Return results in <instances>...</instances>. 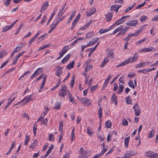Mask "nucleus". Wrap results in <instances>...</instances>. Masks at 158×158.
Returning <instances> with one entry per match:
<instances>
[{"label": "nucleus", "mask_w": 158, "mask_h": 158, "mask_svg": "<svg viewBox=\"0 0 158 158\" xmlns=\"http://www.w3.org/2000/svg\"><path fill=\"white\" fill-rule=\"evenodd\" d=\"M124 88V87L123 85H122V84L119 85V89L118 92V93L119 94L121 93L123 91Z\"/></svg>", "instance_id": "obj_30"}, {"label": "nucleus", "mask_w": 158, "mask_h": 158, "mask_svg": "<svg viewBox=\"0 0 158 158\" xmlns=\"http://www.w3.org/2000/svg\"><path fill=\"white\" fill-rule=\"evenodd\" d=\"M121 6V5H115L111 6L110 10L112 11H115L117 12Z\"/></svg>", "instance_id": "obj_15"}, {"label": "nucleus", "mask_w": 158, "mask_h": 158, "mask_svg": "<svg viewBox=\"0 0 158 158\" xmlns=\"http://www.w3.org/2000/svg\"><path fill=\"white\" fill-rule=\"evenodd\" d=\"M80 155L78 158H87L89 156L86 151H84L83 148H80L79 151Z\"/></svg>", "instance_id": "obj_3"}, {"label": "nucleus", "mask_w": 158, "mask_h": 158, "mask_svg": "<svg viewBox=\"0 0 158 158\" xmlns=\"http://www.w3.org/2000/svg\"><path fill=\"white\" fill-rule=\"evenodd\" d=\"M131 38V36H130L129 34H128L127 37L125 38H123V40H126V42H127L130 40Z\"/></svg>", "instance_id": "obj_61"}, {"label": "nucleus", "mask_w": 158, "mask_h": 158, "mask_svg": "<svg viewBox=\"0 0 158 158\" xmlns=\"http://www.w3.org/2000/svg\"><path fill=\"white\" fill-rule=\"evenodd\" d=\"M148 19V18L147 17L143 15L140 18V20L141 22H142L146 20L147 19Z\"/></svg>", "instance_id": "obj_47"}, {"label": "nucleus", "mask_w": 158, "mask_h": 158, "mask_svg": "<svg viewBox=\"0 0 158 158\" xmlns=\"http://www.w3.org/2000/svg\"><path fill=\"white\" fill-rule=\"evenodd\" d=\"M108 61V60L107 58H105L103 62L102 63V64L100 65L101 67L103 68L107 63V62Z\"/></svg>", "instance_id": "obj_45"}, {"label": "nucleus", "mask_w": 158, "mask_h": 158, "mask_svg": "<svg viewBox=\"0 0 158 158\" xmlns=\"http://www.w3.org/2000/svg\"><path fill=\"white\" fill-rule=\"evenodd\" d=\"M150 64L149 62L147 61L144 63H139L136 64L135 68H143L144 67L145 65Z\"/></svg>", "instance_id": "obj_14"}, {"label": "nucleus", "mask_w": 158, "mask_h": 158, "mask_svg": "<svg viewBox=\"0 0 158 158\" xmlns=\"http://www.w3.org/2000/svg\"><path fill=\"white\" fill-rule=\"evenodd\" d=\"M37 144V141L36 139L34 140V142L31 144L30 148H33Z\"/></svg>", "instance_id": "obj_28"}, {"label": "nucleus", "mask_w": 158, "mask_h": 158, "mask_svg": "<svg viewBox=\"0 0 158 158\" xmlns=\"http://www.w3.org/2000/svg\"><path fill=\"white\" fill-rule=\"evenodd\" d=\"M97 88V85L92 86L90 89V91L91 92L95 90Z\"/></svg>", "instance_id": "obj_64"}, {"label": "nucleus", "mask_w": 158, "mask_h": 158, "mask_svg": "<svg viewBox=\"0 0 158 158\" xmlns=\"http://www.w3.org/2000/svg\"><path fill=\"white\" fill-rule=\"evenodd\" d=\"M91 130L89 127H87V131L88 134L90 136H91L92 135V133L91 131Z\"/></svg>", "instance_id": "obj_50"}, {"label": "nucleus", "mask_w": 158, "mask_h": 158, "mask_svg": "<svg viewBox=\"0 0 158 158\" xmlns=\"http://www.w3.org/2000/svg\"><path fill=\"white\" fill-rule=\"evenodd\" d=\"M108 55L109 56L111 57V58H113L114 57V54L113 52L111 50H109L108 52Z\"/></svg>", "instance_id": "obj_38"}, {"label": "nucleus", "mask_w": 158, "mask_h": 158, "mask_svg": "<svg viewBox=\"0 0 158 158\" xmlns=\"http://www.w3.org/2000/svg\"><path fill=\"white\" fill-rule=\"evenodd\" d=\"M47 77V76L46 75H45L43 77V82L41 84L42 85H44L46 80Z\"/></svg>", "instance_id": "obj_57"}, {"label": "nucleus", "mask_w": 158, "mask_h": 158, "mask_svg": "<svg viewBox=\"0 0 158 158\" xmlns=\"http://www.w3.org/2000/svg\"><path fill=\"white\" fill-rule=\"evenodd\" d=\"M63 123L62 122H60L59 124V131L60 132H61V133L60 135V138H59V142L60 143L61 142V138L63 136L62 134V129Z\"/></svg>", "instance_id": "obj_7"}, {"label": "nucleus", "mask_w": 158, "mask_h": 158, "mask_svg": "<svg viewBox=\"0 0 158 158\" xmlns=\"http://www.w3.org/2000/svg\"><path fill=\"white\" fill-rule=\"evenodd\" d=\"M67 87L64 85L62 86L61 89L59 93V95L62 97L64 98L66 93H68Z\"/></svg>", "instance_id": "obj_2"}, {"label": "nucleus", "mask_w": 158, "mask_h": 158, "mask_svg": "<svg viewBox=\"0 0 158 158\" xmlns=\"http://www.w3.org/2000/svg\"><path fill=\"white\" fill-rule=\"evenodd\" d=\"M74 62L73 61L71 63H69L66 67V68L69 69H70L73 67Z\"/></svg>", "instance_id": "obj_22"}, {"label": "nucleus", "mask_w": 158, "mask_h": 158, "mask_svg": "<svg viewBox=\"0 0 158 158\" xmlns=\"http://www.w3.org/2000/svg\"><path fill=\"white\" fill-rule=\"evenodd\" d=\"M117 134V133L116 131L109 132L107 136V141H110L111 140L110 138L112 137L113 135H114L115 136Z\"/></svg>", "instance_id": "obj_13"}, {"label": "nucleus", "mask_w": 158, "mask_h": 158, "mask_svg": "<svg viewBox=\"0 0 158 158\" xmlns=\"http://www.w3.org/2000/svg\"><path fill=\"white\" fill-rule=\"evenodd\" d=\"M24 45L23 44H20L16 47V49H18V51L22 49Z\"/></svg>", "instance_id": "obj_52"}, {"label": "nucleus", "mask_w": 158, "mask_h": 158, "mask_svg": "<svg viewBox=\"0 0 158 158\" xmlns=\"http://www.w3.org/2000/svg\"><path fill=\"white\" fill-rule=\"evenodd\" d=\"M134 155H135V154L134 152L131 150H130L127 151L123 157H125V158H129L132 156Z\"/></svg>", "instance_id": "obj_11"}, {"label": "nucleus", "mask_w": 158, "mask_h": 158, "mask_svg": "<svg viewBox=\"0 0 158 158\" xmlns=\"http://www.w3.org/2000/svg\"><path fill=\"white\" fill-rule=\"evenodd\" d=\"M76 13V11L73 10L69 18V20H71L74 16L75 15Z\"/></svg>", "instance_id": "obj_48"}, {"label": "nucleus", "mask_w": 158, "mask_h": 158, "mask_svg": "<svg viewBox=\"0 0 158 158\" xmlns=\"http://www.w3.org/2000/svg\"><path fill=\"white\" fill-rule=\"evenodd\" d=\"M109 81L106 79L102 87L103 89L105 88L107 86Z\"/></svg>", "instance_id": "obj_60"}, {"label": "nucleus", "mask_w": 158, "mask_h": 158, "mask_svg": "<svg viewBox=\"0 0 158 158\" xmlns=\"http://www.w3.org/2000/svg\"><path fill=\"white\" fill-rule=\"evenodd\" d=\"M78 100L80 101L83 104H87V106H89L91 105L89 99L86 98H78Z\"/></svg>", "instance_id": "obj_6"}, {"label": "nucleus", "mask_w": 158, "mask_h": 158, "mask_svg": "<svg viewBox=\"0 0 158 158\" xmlns=\"http://www.w3.org/2000/svg\"><path fill=\"white\" fill-rule=\"evenodd\" d=\"M64 17H62V18L59 19V17L57 18L58 19L57 21L54 23L55 24V25H56L57 26V25L58 24V23L60 22L64 18Z\"/></svg>", "instance_id": "obj_58"}, {"label": "nucleus", "mask_w": 158, "mask_h": 158, "mask_svg": "<svg viewBox=\"0 0 158 158\" xmlns=\"http://www.w3.org/2000/svg\"><path fill=\"white\" fill-rule=\"evenodd\" d=\"M13 27L11 24L10 25H7L3 27L2 30V31L3 32H6L7 31L9 30Z\"/></svg>", "instance_id": "obj_24"}, {"label": "nucleus", "mask_w": 158, "mask_h": 158, "mask_svg": "<svg viewBox=\"0 0 158 158\" xmlns=\"http://www.w3.org/2000/svg\"><path fill=\"white\" fill-rule=\"evenodd\" d=\"M54 135L52 134H50L49 135V140L50 141L54 140Z\"/></svg>", "instance_id": "obj_55"}, {"label": "nucleus", "mask_w": 158, "mask_h": 158, "mask_svg": "<svg viewBox=\"0 0 158 158\" xmlns=\"http://www.w3.org/2000/svg\"><path fill=\"white\" fill-rule=\"evenodd\" d=\"M11 0H5L4 2V3L6 6H8L10 4Z\"/></svg>", "instance_id": "obj_49"}, {"label": "nucleus", "mask_w": 158, "mask_h": 158, "mask_svg": "<svg viewBox=\"0 0 158 158\" xmlns=\"http://www.w3.org/2000/svg\"><path fill=\"white\" fill-rule=\"evenodd\" d=\"M48 5H49L48 2L47 1L44 2L42 5L41 8L40 12L41 13L44 12L48 8Z\"/></svg>", "instance_id": "obj_9"}, {"label": "nucleus", "mask_w": 158, "mask_h": 158, "mask_svg": "<svg viewBox=\"0 0 158 158\" xmlns=\"http://www.w3.org/2000/svg\"><path fill=\"white\" fill-rule=\"evenodd\" d=\"M117 99V98L116 96L115 93L113 94L112 96L111 100L112 103L113 102H114V103L115 105H117V104L118 102Z\"/></svg>", "instance_id": "obj_18"}, {"label": "nucleus", "mask_w": 158, "mask_h": 158, "mask_svg": "<svg viewBox=\"0 0 158 158\" xmlns=\"http://www.w3.org/2000/svg\"><path fill=\"white\" fill-rule=\"evenodd\" d=\"M145 155L147 157L150 158H158V153L151 151L146 152Z\"/></svg>", "instance_id": "obj_4"}, {"label": "nucleus", "mask_w": 158, "mask_h": 158, "mask_svg": "<svg viewBox=\"0 0 158 158\" xmlns=\"http://www.w3.org/2000/svg\"><path fill=\"white\" fill-rule=\"evenodd\" d=\"M106 127L107 128H110L111 126L112 123L110 120H108L105 123Z\"/></svg>", "instance_id": "obj_33"}, {"label": "nucleus", "mask_w": 158, "mask_h": 158, "mask_svg": "<svg viewBox=\"0 0 158 158\" xmlns=\"http://www.w3.org/2000/svg\"><path fill=\"white\" fill-rule=\"evenodd\" d=\"M55 14V12H53V13L51 14V16L50 17V18H49V19L48 22V23H47V25H48L49 23H50V21L51 20V19H52V18L54 16V15Z\"/></svg>", "instance_id": "obj_54"}, {"label": "nucleus", "mask_w": 158, "mask_h": 158, "mask_svg": "<svg viewBox=\"0 0 158 158\" xmlns=\"http://www.w3.org/2000/svg\"><path fill=\"white\" fill-rule=\"evenodd\" d=\"M56 106L54 107V109H55L59 110L61 107L60 103L59 102H57L56 103Z\"/></svg>", "instance_id": "obj_43"}, {"label": "nucleus", "mask_w": 158, "mask_h": 158, "mask_svg": "<svg viewBox=\"0 0 158 158\" xmlns=\"http://www.w3.org/2000/svg\"><path fill=\"white\" fill-rule=\"evenodd\" d=\"M132 108L134 110L135 115L137 116H139L141 113V110L137 103L133 105Z\"/></svg>", "instance_id": "obj_5"}, {"label": "nucleus", "mask_w": 158, "mask_h": 158, "mask_svg": "<svg viewBox=\"0 0 158 158\" xmlns=\"http://www.w3.org/2000/svg\"><path fill=\"white\" fill-rule=\"evenodd\" d=\"M68 97L69 101L71 102H74V98L72 97V95L69 91H68Z\"/></svg>", "instance_id": "obj_36"}, {"label": "nucleus", "mask_w": 158, "mask_h": 158, "mask_svg": "<svg viewBox=\"0 0 158 158\" xmlns=\"http://www.w3.org/2000/svg\"><path fill=\"white\" fill-rule=\"evenodd\" d=\"M36 38L37 37L34 36L30 39L28 42V43L29 44V46L30 45L32 42H34L36 40Z\"/></svg>", "instance_id": "obj_40"}, {"label": "nucleus", "mask_w": 158, "mask_h": 158, "mask_svg": "<svg viewBox=\"0 0 158 158\" xmlns=\"http://www.w3.org/2000/svg\"><path fill=\"white\" fill-rule=\"evenodd\" d=\"M146 3V2H144L143 3L139 4L138 6L136 7V9H138L140 8L143 7Z\"/></svg>", "instance_id": "obj_62"}, {"label": "nucleus", "mask_w": 158, "mask_h": 158, "mask_svg": "<svg viewBox=\"0 0 158 158\" xmlns=\"http://www.w3.org/2000/svg\"><path fill=\"white\" fill-rule=\"evenodd\" d=\"M130 139V136H128L126 138L124 139V143L125 146L127 148L128 147V145L129 142V141Z\"/></svg>", "instance_id": "obj_25"}, {"label": "nucleus", "mask_w": 158, "mask_h": 158, "mask_svg": "<svg viewBox=\"0 0 158 158\" xmlns=\"http://www.w3.org/2000/svg\"><path fill=\"white\" fill-rule=\"evenodd\" d=\"M45 38V35H42L40 36V37L38 38V43L40 42V41H42L43 40H44Z\"/></svg>", "instance_id": "obj_59"}, {"label": "nucleus", "mask_w": 158, "mask_h": 158, "mask_svg": "<svg viewBox=\"0 0 158 158\" xmlns=\"http://www.w3.org/2000/svg\"><path fill=\"white\" fill-rule=\"evenodd\" d=\"M94 35V34L92 32H88L86 34V37L87 38H89V37L92 36Z\"/></svg>", "instance_id": "obj_51"}, {"label": "nucleus", "mask_w": 158, "mask_h": 158, "mask_svg": "<svg viewBox=\"0 0 158 158\" xmlns=\"http://www.w3.org/2000/svg\"><path fill=\"white\" fill-rule=\"evenodd\" d=\"M25 100V103L26 104L28 103L29 101H30L29 99V97H28V96H26L25 98H24L22 100H21L19 103L16 104L15 105H18L19 103H20L21 102H22Z\"/></svg>", "instance_id": "obj_34"}, {"label": "nucleus", "mask_w": 158, "mask_h": 158, "mask_svg": "<svg viewBox=\"0 0 158 158\" xmlns=\"http://www.w3.org/2000/svg\"><path fill=\"white\" fill-rule=\"evenodd\" d=\"M23 27V25L22 24H20L19 27L18 29L17 30L15 34L17 35L18 34L19 32L20 31V30H21V29Z\"/></svg>", "instance_id": "obj_53"}, {"label": "nucleus", "mask_w": 158, "mask_h": 158, "mask_svg": "<svg viewBox=\"0 0 158 158\" xmlns=\"http://www.w3.org/2000/svg\"><path fill=\"white\" fill-rule=\"evenodd\" d=\"M71 142H72L74 138L75 137L74 136V127L73 128V129L72 131L71 132Z\"/></svg>", "instance_id": "obj_39"}, {"label": "nucleus", "mask_w": 158, "mask_h": 158, "mask_svg": "<svg viewBox=\"0 0 158 158\" xmlns=\"http://www.w3.org/2000/svg\"><path fill=\"white\" fill-rule=\"evenodd\" d=\"M69 48V46L66 45L63 48L60 53L64 55L68 51Z\"/></svg>", "instance_id": "obj_19"}, {"label": "nucleus", "mask_w": 158, "mask_h": 158, "mask_svg": "<svg viewBox=\"0 0 158 158\" xmlns=\"http://www.w3.org/2000/svg\"><path fill=\"white\" fill-rule=\"evenodd\" d=\"M137 23L138 21L135 20H130L127 22L126 23V24L128 26H135L137 24Z\"/></svg>", "instance_id": "obj_12"}, {"label": "nucleus", "mask_w": 158, "mask_h": 158, "mask_svg": "<svg viewBox=\"0 0 158 158\" xmlns=\"http://www.w3.org/2000/svg\"><path fill=\"white\" fill-rule=\"evenodd\" d=\"M142 31V30H139L133 34H129V35L131 36V37H132V36H136L138 35Z\"/></svg>", "instance_id": "obj_20"}, {"label": "nucleus", "mask_w": 158, "mask_h": 158, "mask_svg": "<svg viewBox=\"0 0 158 158\" xmlns=\"http://www.w3.org/2000/svg\"><path fill=\"white\" fill-rule=\"evenodd\" d=\"M89 12L87 11L86 13V16H90L94 14V13L96 11V9L95 8H93L89 10Z\"/></svg>", "instance_id": "obj_17"}, {"label": "nucleus", "mask_w": 158, "mask_h": 158, "mask_svg": "<svg viewBox=\"0 0 158 158\" xmlns=\"http://www.w3.org/2000/svg\"><path fill=\"white\" fill-rule=\"evenodd\" d=\"M66 5V3L64 5V6H63V7L60 10V12L59 13V14H58V16L60 15V14H61V15H60V16L62 15L64 13V11L67 10V9L68 8V6H67V7L66 8L65 10L63 12V10L64 9V7H65V6Z\"/></svg>", "instance_id": "obj_27"}, {"label": "nucleus", "mask_w": 158, "mask_h": 158, "mask_svg": "<svg viewBox=\"0 0 158 158\" xmlns=\"http://www.w3.org/2000/svg\"><path fill=\"white\" fill-rule=\"evenodd\" d=\"M108 31L107 29H101L99 31V33L100 34H102L106 32H107Z\"/></svg>", "instance_id": "obj_42"}, {"label": "nucleus", "mask_w": 158, "mask_h": 158, "mask_svg": "<svg viewBox=\"0 0 158 158\" xmlns=\"http://www.w3.org/2000/svg\"><path fill=\"white\" fill-rule=\"evenodd\" d=\"M128 85L130 87H131L133 89L135 88L134 85L131 80H130L128 82Z\"/></svg>", "instance_id": "obj_46"}, {"label": "nucleus", "mask_w": 158, "mask_h": 158, "mask_svg": "<svg viewBox=\"0 0 158 158\" xmlns=\"http://www.w3.org/2000/svg\"><path fill=\"white\" fill-rule=\"evenodd\" d=\"M154 135V130L152 129L150 132L149 134L148 135V137L149 138H151L153 137Z\"/></svg>", "instance_id": "obj_37"}, {"label": "nucleus", "mask_w": 158, "mask_h": 158, "mask_svg": "<svg viewBox=\"0 0 158 158\" xmlns=\"http://www.w3.org/2000/svg\"><path fill=\"white\" fill-rule=\"evenodd\" d=\"M113 16V14L112 13L110 12H108L105 15L106 18V21L107 22H110Z\"/></svg>", "instance_id": "obj_16"}, {"label": "nucleus", "mask_w": 158, "mask_h": 158, "mask_svg": "<svg viewBox=\"0 0 158 158\" xmlns=\"http://www.w3.org/2000/svg\"><path fill=\"white\" fill-rule=\"evenodd\" d=\"M56 70L55 73V74L58 77L60 76L62 73V67L60 66H56L55 68Z\"/></svg>", "instance_id": "obj_8"}, {"label": "nucleus", "mask_w": 158, "mask_h": 158, "mask_svg": "<svg viewBox=\"0 0 158 158\" xmlns=\"http://www.w3.org/2000/svg\"><path fill=\"white\" fill-rule=\"evenodd\" d=\"M70 57V54H67L65 57L62 60L61 63H64L67 61V60Z\"/></svg>", "instance_id": "obj_26"}, {"label": "nucleus", "mask_w": 158, "mask_h": 158, "mask_svg": "<svg viewBox=\"0 0 158 158\" xmlns=\"http://www.w3.org/2000/svg\"><path fill=\"white\" fill-rule=\"evenodd\" d=\"M125 19H124L123 17H122L121 19L117 20L116 22L115 23L116 24V25H118L123 23L125 21Z\"/></svg>", "instance_id": "obj_23"}, {"label": "nucleus", "mask_w": 158, "mask_h": 158, "mask_svg": "<svg viewBox=\"0 0 158 158\" xmlns=\"http://www.w3.org/2000/svg\"><path fill=\"white\" fill-rule=\"evenodd\" d=\"M98 113L99 115V118L100 120V122H101V118L102 117V108L101 107H100L98 110Z\"/></svg>", "instance_id": "obj_21"}, {"label": "nucleus", "mask_w": 158, "mask_h": 158, "mask_svg": "<svg viewBox=\"0 0 158 158\" xmlns=\"http://www.w3.org/2000/svg\"><path fill=\"white\" fill-rule=\"evenodd\" d=\"M122 124L124 126H127L128 124L127 121L125 119H124L123 120Z\"/></svg>", "instance_id": "obj_56"}, {"label": "nucleus", "mask_w": 158, "mask_h": 158, "mask_svg": "<svg viewBox=\"0 0 158 158\" xmlns=\"http://www.w3.org/2000/svg\"><path fill=\"white\" fill-rule=\"evenodd\" d=\"M138 58V55L137 53H135L134 54V56L132 57H130L129 58L119 64L116 66V68L120 67L123 66H124L128 64V63H131L137 61Z\"/></svg>", "instance_id": "obj_1"}, {"label": "nucleus", "mask_w": 158, "mask_h": 158, "mask_svg": "<svg viewBox=\"0 0 158 158\" xmlns=\"http://www.w3.org/2000/svg\"><path fill=\"white\" fill-rule=\"evenodd\" d=\"M75 78V74H73L72 77V80L70 83V86L71 88H72L73 86Z\"/></svg>", "instance_id": "obj_29"}, {"label": "nucleus", "mask_w": 158, "mask_h": 158, "mask_svg": "<svg viewBox=\"0 0 158 158\" xmlns=\"http://www.w3.org/2000/svg\"><path fill=\"white\" fill-rule=\"evenodd\" d=\"M9 60H7L6 61L4 62L1 65L0 67V69H2L5 66L6 64L8 62Z\"/></svg>", "instance_id": "obj_63"}, {"label": "nucleus", "mask_w": 158, "mask_h": 158, "mask_svg": "<svg viewBox=\"0 0 158 158\" xmlns=\"http://www.w3.org/2000/svg\"><path fill=\"white\" fill-rule=\"evenodd\" d=\"M30 139V138L29 136H27V135L26 136V138H25V140H24V144L25 145H27Z\"/></svg>", "instance_id": "obj_32"}, {"label": "nucleus", "mask_w": 158, "mask_h": 158, "mask_svg": "<svg viewBox=\"0 0 158 158\" xmlns=\"http://www.w3.org/2000/svg\"><path fill=\"white\" fill-rule=\"evenodd\" d=\"M156 50V48H145L142 49H141L139 51V52H152Z\"/></svg>", "instance_id": "obj_10"}, {"label": "nucleus", "mask_w": 158, "mask_h": 158, "mask_svg": "<svg viewBox=\"0 0 158 158\" xmlns=\"http://www.w3.org/2000/svg\"><path fill=\"white\" fill-rule=\"evenodd\" d=\"M80 16H81L80 14H78L77 15V17L76 18L73 20V23L76 25V23H77V22L78 21V20L80 19Z\"/></svg>", "instance_id": "obj_35"}, {"label": "nucleus", "mask_w": 158, "mask_h": 158, "mask_svg": "<svg viewBox=\"0 0 158 158\" xmlns=\"http://www.w3.org/2000/svg\"><path fill=\"white\" fill-rule=\"evenodd\" d=\"M93 66L92 64L87 65L85 68V72H87L89 71L90 69L92 68Z\"/></svg>", "instance_id": "obj_44"}, {"label": "nucleus", "mask_w": 158, "mask_h": 158, "mask_svg": "<svg viewBox=\"0 0 158 158\" xmlns=\"http://www.w3.org/2000/svg\"><path fill=\"white\" fill-rule=\"evenodd\" d=\"M53 148L54 145L52 144L45 155H46V156H48L51 153L52 150Z\"/></svg>", "instance_id": "obj_31"}, {"label": "nucleus", "mask_w": 158, "mask_h": 158, "mask_svg": "<svg viewBox=\"0 0 158 158\" xmlns=\"http://www.w3.org/2000/svg\"><path fill=\"white\" fill-rule=\"evenodd\" d=\"M42 71V68H38L35 72V73L36 74V75H39Z\"/></svg>", "instance_id": "obj_41"}]
</instances>
